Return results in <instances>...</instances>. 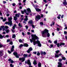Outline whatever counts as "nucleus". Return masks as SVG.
<instances>
[{"mask_svg": "<svg viewBox=\"0 0 67 67\" xmlns=\"http://www.w3.org/2000/svg\"><path fill=\"white\" fill-rule=\"evenodd\" d=\"M33 37L32 38V40L30 39V41L31 43H32L33 42V44L34 45H35L36 44H38V46L41 47L42 45L40 43V42L38 40H37V41H35L36 40H38L39 38L38 37L36 36V35H33Z\"/></svg>", "mask_w": 67, "mask_h": 67, "instance_id": "nucleus-1", "label": "nucleus"}, {"mask_svg": "<svg viewBox=\"0 0 67 67\" xmlns=\"http://www.w3.org/2000/svg\"><path fill=\"white\" fill-rule=\"evenodd\" d=\"M49 31L48 30L46 29L44 31H42L41 33L42 36H46L47 35L48 37H49L50 36V34L48 33Z\"/></svg>", "mask_w": 67, "mask_h": 67, "instance_id": "nucleus-2", "label": "nucleus"}, {"mask_svg": "<svg viewBox=\"0 0 67 67\" xmlns=\"http://www.w3.org/2000/svg\"><path fill=\"white\" fill-rule=\"evenodd\" d=\"M8 22L5 23V24H8L9 25H10V26L11 25H12V18L10 17V18H8Z\"/></svg>", "mask_w": 67, "mask_h": 67, "instance_id": "nucleus-3", "label": "nucleus"}, {"mask_svg": "<svg viewBox=\"0 0 67 67\" xmlns=\"http://www.w3.org/2000/svg\"><path fill=\"white\" fill-rule=\"evenodd\" d=\"M20 15V13H19L18 14H15V16L14 17V20H15V21H16V20L18 19V18H16V17L18 18V17Z\"/></svg>", "mask_w": 67, "mask_h": 67, "instance_id": "nucleus-4", "label": "nucleus"}, {"mask_svg": "<svg viewBox=\"0 0 67 67\" xmlns=\"http://www.w3.org/2000/svg\"><path fill=\"white\" fill-rule=\"evenodd\" d=\"M24 46L25 47H28V46H29V45L26 43H25L24 45L22 44H21L19 46V47L20 48H21Z\"/></svg>", "mask_w": 67, "mask_h": 67, "instance_id": "nucleus-5", "label": "nucleus"}, {"mask_svg": "<svg viewBox=\"0 0 67 67\" xmlns=\"http://www.w3.org/2000/svg\"><path fill=\"white\" fill-rule=\"evenodd\" d=\"M41 17L40 15H37L36 16L35 20L36 21H38L39 20L41 19Z\"/></svg>", "mask_w": 67, "mask_h": 67, "instance_id": "nucleus-6", "label": "nucleus"}, {"mask_svg": "<svg viewBox=\"0 0 67 67\" xmlns=\"http://www.w3.org/2000/svg\"><path fill=\"white\" fill-rule=\"evenodd\" d=\"M27 63L28 65H30V66H29V67H33L32 66L30 65H31V62H30V60H27Z\"/></svg>", "mask_w": 67, "mask_h": 67, "instance_id": "nucleus-7", "label": "nucleus"}, {"mask_svg": "<svg viewBox=\"0 0 67 67\" xmlns=\"http://www.w3.org/2000/svg\"><path fill=\"white\" fill-rule=\"evenodd\" d=\"M33 50V49L32 48V47L30 48L27 51V52L28 53H30V51H32Z\"/></svg>", "mask_w": 67, "mask_h": 67, "instance_id": "nucleus-8", "label": "nucleus"}, {"mask_svg": "<svg viewBox=\"0 0 67 67\" xmlns=\"http://www.w3.org/2000/svg\"><path fill=\"white\" fill-rule=\"evenodd\" d=\"M13 55H15L16 58H19V56L18 55V53L16 52H14L13 53Z\"/></svg>", "mask_w": 67, "mask_h": 67, "instance_id": "nucleus-9", "label": "nucleus"}, {"mask_svg": "<svg viewBox=\"0 0 67 67\" xmlns=\"http://www.w3.org/2000/svg\"><path fill=\"white\" fill-rule=\"evenodd\" d=\"M19 60L21 61V62H23L25 60V58L23 57L20 58L19 59Z\"/></svg>", "mask_w": 67, "mask_h": 67, "instance_id": "nucleus-10", "label": "nucleus"}, {"mask_svg": "<svg viewBox=\"0 0 67 67\" xmlns=\"http://www.w3.org/2000/svg\"><path fill=\"white\" fill-rule=\"evenodd\" d=\"M3 51L1 50L0 51V57H1L3 55Z\"/></svg>", "mask_w": 67, "mask_h": 67, "instance_id": "nucleus-11", "label": "nucleus"}, {"mask_svg": "<svg viewBox=\"0 0 67 67\" xmlns=\"http://www.w3.org/2000/svg\"><path fill=\"white\" fill-rule=\"evenodd\" d=\"M58 67H62V64L61 62H58Z\"/></svg>", "mask_w": 67, "mask_h": 67, "instance_id": "nucleus-12", "label": "nucleus"}, {"mask_svg": "<svg viewBox=\"0 0 67 67\" xmlns=\"http://www.w3.org/2000/svg\"><path fill=\"white\" fill-rule=\"evenodd\" d=\"M14 46H12V48L11 49V51L12 52L14 51Z\"/></svg>", "mask_w": 67, "mask_h": 67, "instance_id": "nucleus-13", "label": "nucleus"}, {"mask_svg": "<svg viewBox=\"0 0 67 67\" xmlns=\"http://www.w3.org/2000/svg\"><path fill=\"white\" fill-rule=\"evenodd\" d=\"M35 10L37 12H40V11H41V9L38 8H35Z\"/></svg>", "mask_w": 67, "mask_h": 67, "instance_id": "nucleus-14", "label": "nucleus"}, {"mask_svg": "<svg viewBox=\"0 0 67 67\" xmlns=\"http://www.w3.org/2000/svg\"><path fill=\"white\" fill-rule=\"evenodd\" d=\"M27 13H30L31 12V9H30V8H28L27 9Z\"/></svg>", "mask_w": 67, "mask_h": 67, "instance_id": "nucleus-15", "label": "nucleus"}, {"mask_svg": "<svg viewBox=\"0 0 67 67\" xmlns=\"http://www.w3.org/2000/svg\"><path fill=\"white\" fill-rule=\"evenodd\" d=\"M64 5H67V3L66 0H64L63 2Z\"/></svg>", "mask_w": 67, "mask_h": 67, "instance_id": "nucleus-16", "label": "nucleus"}, {"mask_svg": "<svg viewBox=\"0 0 67 67\" xmlns=\"http://www.w3.org/2000/svg\"><path fill=\"white\" fill-rule=\"evenodd\" d=\"M55 57H56V58H58V57H59V54H55Z\"/></svg>", "mask_w": 67, "mask_h": 67, "instance_id": "nucleus-17", "label": "nucleus"}, {"mask_svg": "<svg viewBox=\"0 0 67 67\" xmlns=\"http://www.w3.org/2000/svg\"><path fill=\"white\" fill-rule=\"evenodd\" d=\"M27 16H25V18L24 19V21H27V20H28V18H27Z\"/></svg>", "mask_w": 67, "mask_h": 67, "instance_id": "nucleus-18", "label": "nucleus"}, {"mask_svg": "<svg viewBox=\"0 0 67 67\" xmlns=\"http://www.w3.org/2000/svg\"><path fill=\"white\" fill-rule=\"evenodd\" d=\"M29 24H32L33 23V21L32 20H29L28 22Z\"/></svg>", "mask_w": 67, "mask_h": 67, "instance_id": "nucleus-19", "label": "nucleus"}, {"mask_svg": "<svg viewBox=\"0 0 67 67\" xmlns=\"http://www.w3.org/2000/svg\"><path fill=\"white\" fill-rule=\"evenodd\" d=\"M24 12H25L27 15H29V13H27V12H26V9H25L24 10Z\"/></svg>", "mask_w": 67, "mask_h": 67, "instance_id": "nucleus-20", "label": "nucleus"}, {"mask_svg": "<svg viewBox=\"0 0 67 67\" xmlns=\"http://www.w3.org/2000/svg\"><path fill=\"white\" fill-rule=\"evenodd\" d=\"M34 65H37V63H36V61L35 60H34L33 63Z\"/></svg>", "mask_w": 67, "mask_h": 67, "instance_id": "nucleus-21", "label": "nucleus"}, {"mask_svg": "<svg viewBox=\"0 0 67 67\" xmlns=\"http://www.w3.org/2000/svg\"><path fill=\"white\" fill-rule=\"evenodd\" d=\"M3 47H4V46L0 42V48Z\"/></svg>", "mask_w": 67, "mask_h": 67, "instance_id": "nucleus-22", "label": "nucleus"}, {"mask_svg": "<svg viewBox=\"0 0 67 67\" xmlns=\"http://www.w3.org/2000/svg\"><path fill=\"white\" fill-rule=\"evenodd\" d=\"M65 43H61L60 44V46H62V45H65Z\"/></svg>", "mask_w": 67, "mask_h": 67, "instance_id": "nucleus-23", "label": "nucleus"}, {"mask_svg": "<svg viewBox=\"0 0 67 67\" xmlns=\"http://www.w3.org/2000/svg\"><path fill=\"white\" fill-rule=\"evenodd\" d=\"M5 31L6 32V33H8L10 32V30L9 29L6 30H5Z\"/></svg>", "mask_w": 67, "mask_h": 67, "instance_id": "nucleus-24", "label": "nucleus"}, {"mask_svg": "<svg viewBox=\"0 0 67 67\" xmlns=\"http://www.w3.org/2000/svg\"><path fill=\"white\" fill-rule=\"evenodd\" d=\"M23 41H24V40H22L21 39H20L19 40V42H20V43H22L23 42Z\"/></svg>", "mask_w": 67, "mask_h": 67, "instance_id": "nucleus-25", "label": "nucleus"}, {"mask_svg": "<svg viewBox=\"0 0 67 67\" xmlns=\"http://www.w3.org/2000/svg\"><path fill=\"white\" fill-rule=\"evenodd\" d=\"M28 55H27V54H24L23 55V56L25 57H28Z\"/></svg>", "mask_w": 67, "mask_h": 67, "instance_id": "nucleus-26", "label": "nucleus"}, {"mask_svg": "<svg viewBox=\"0 0 67 67\" xmlns=\"http://www.w3.org/2000/svg\"><path fill=\"white\" fill-rule=\"evenodd\" d=\"M16 26V25L15 24H14V26L13 27V29L14 30L15 29V27Z\"/></svg>", "mask_w": 67, "mask_h": 67, "instance_id": "nucleus-27", "label": "nucleus"}, {"mask_svg": "<svg viewBox=\"0 0 67 67\" xmlns=\"http://www.w3.org/2000/svg\"><path fill=\"white\" fill-rule=\"evenodd\" d=\"M38 67H41V63H39L38 64Z\"/></svg>", "mask_w": 67, "mask_h": 67, "instance_id": "nucleus-28", "label": "nucleus"}, {"mask_svg": "<svg viewBox=\"0 0 67 67\" xmlns=\"http://www.w3.org/2000/svg\"><path fill=\"white\" fill-rule=\"evenodd\" d=\"M58 16H58L57 18L58 19H60V16H61V15L59 14V15Z\"/></svg>", "mask_w": 67, "mask_h": 67, "instance_id": "nucleus-29", "label": "nucleus"}, {"mask_svg": "<svg viewBox=\"0 0 67 67\" xmlns=\"http://www.w3.org/2000/svg\"><path fill=\"white\" fill-rule=\"evenodd\" d=\"M16 37L15 35L14 34H13L12 35V38H15Z\"/></svg>", "mask_w": 67, "mask_h": 67, "instance_id": "nucleus-30", "label": "nucleus"}, {"mask_svg": "<svg viewBox=\"0 0 67 67\" xmlns=\"http://www.w3.org/2000/svg\"><path fill=\"white\" fill-rule=\"evenodd\" d=\"M62 59L63 60H66V58L64 57H62Z\"/></svg>", "mask_w": 67, "mask_h": 67, "instance_id": "nucleus-31", "label": "nucleus"}, {"mask_svg": "<svg viewBox=\"0 0 67 67\" xmlns=\"http://www.w3.org/2000/svg\"><path fill=\"white\" fill-rule=\"evenodd\" d=\"M0 38L2 39L3 38V36H2V35L0 34Z\"/></svg>", "mask_w": 67, "mask_h": 67, "instance_id": "nucleus-32", "label": "nucleus"}, {"mask_svg": "<svg viewBox=\"0 0 67 67\" xmlns=\"http://www.w3.org/2000/svg\"><path fill=\"white\" fill-rule=\"evenodd\" d=\"M40 55V52L39 51L37 52V55H38L39 56V55Z\"/></svg>", "mask_w": 67, "mask_h": 67, "instance_id": "nucleus-33", "label": "nucleus"}, {"mask_svg": "<svg viewBox=\"0 0 67 67\" xmlns=\"http://www.w3.org/2000/svg\"><path fill=\"white\" fill-rule=\"evenodd\" d=\"M59 52V50H58L55 51V53H56V54H58V53Z\"/></svg>", "mask_w": 67, "mask_h": 67, "instance_id": "nucleus-34", "label": "nucleus"}, {"mask_svg": "<svg viewBox=\"0 0 67 67\" xmlns=\"http://www.w3.org/2000/svg\"><path fill=\"white\" fill-rule=\"evenodd\" d=\"M6 20H7V19H6V18H5L4 19H3V22H5V21Z\"/></svg>", "mask_w": 67, "mask_h": 67, "instance_id": "nucleus-35", "label": "nucleus"}, {"mask_svg": "<svg viewBox=\"0 0 67 67\" xmlns=\"http://www.w3.org/2000/svg\"><path fill=\"white\" fill-rule=\"evenodd\" d=\"M10 66L11 67H14V66L13 65V64H10Z\"/></svg>", "mask_w": 67, "mask_h": 67, "instance_id": "nucleus-36", "label": "nucleus"}, {"mask_svg": "<svg viewBox=\"0 0 67 67\" xmlns=\"http://www.w3.org/2000/svg\"><path fill=\"white\" fill-rule=\"evenodd\" d=\"M43 22H41V23H40V25H41L42 26V25H43Z\"/></svg>", "mask_w": 67, "mask_h": 67, "instance_id": "nucleus-37", "label": "nucleus"}, {"mask_svg": "<svg viewBox=\"0 0 67 67\" xmlns=\"http://www.w3.org/2000/svg\"><path fill=\"white\" fill-rule=\"evenodd\" d=\"M12 5H13V6L14 7H15V5L16 4L15 3H13L12 4Z\"/></svg>", "mask_w": 67, "mask_h": 67, "instance_id": "nucleus-38", "label": "nucleus"}, {"mask_svg": "<svg viewBox=\"0 0 67 67\" xmlns=\"http://www.w3.org/2000/svg\"><path fill=\"white\" fill-rule=\"evenodd\" d=\"M31 26H32L33 28H35V26L33 25H31Z\"/></svg>", "mask_w": 67, "mask_h": 67, "instance_id": "nucleus-39", "label": "nucleus"}, {"mask_svg": "<svg viewBox=\"0 0 67 67\" xmlns=\"http://www.w3.org/2000/svg\"><path fill=\"white\" fill-rule=\"evenodd\" d=\"M57 46H58V47H59V46H60V44H59V43H58L57 44Z\"/></svg>", "mask_w": 67, "mask_h": 67, "instance_id": "nucleus-40", "label": "nucleus"}, {"mask_svg": "<svg viewBox=\"0 0 67 67\" xmlns=\"http://www.w3.org/2000/svg\"><path fill=\"white\" fill-rule=\"evenodd\" d=\"M31 55L32 54H30L29 55H28V57H30Z\"/></svg>", "mask_w": 67, "mask_h": 67, "instance_id": "nucleus-41", "label": "nucleus"}, {"mask_svg": "<svg viewBox=\"0 0 67 67\" xmlns=\"http://www.w3.org/2000/svg\"><path fill=\"white\" fill-rule=\"evenodd\" d=\"M43 1L45 3H47V2L46 1V0H43Z\"/></svg>", "mask_w": 67, "mask_h": 67, "instance_id": "nucleus-42", "label": "nucleus"}, {"mask_svg": "<svg viewBox=\"0 0 67 67\" xmlns=\"http://www.w3.org/2000/svg\"><path fill=\"white\" fill-rule=\"evenodd\" d=\"M53 47V45L52 44L50 45V48H52V47Z\"/></svg>", "mask_w": 67, "mask_h": 67, "instance_id": "nucleus-43", "label": "nucleus"}, {"mask_svg": "<svg viewBox=\"0 0 67 67\" xmlns=\"http://www.w3.org/2000/svg\"><path fill=\"white\" fill-rule=\"evenodd\" d=\"M18 26L20 27H22V26L21 25V24L19 23L18 24Z\"/></svg>", "mask_w": 67, "mask_h": 67, "instance_id": "nucleus-44", "label": "nucleus"}, {"mask_svg": "<svg viewBox=\"0 0 67 67\" xmlns=\"http://www.w3.org/2000/svg\"><path fill=\"white\" fill-rule=\"evenodd\" d=\"M43 54L44 55H46V52H43Z\"/></svg>", "mask_w": 67, "mask_h": 67, "instance_id": "nucleus-45", "label": "nucleus"}, {"mask_svg": "<svg viewBox=\"0 0 67 67\" xmlns=\"http://www.w3.org/2000/svg\"><path fill=\"white\" fill-rule=\"evenodd\" d=\"M57 43V40L54 41V43H55V44H56V43Z\"/></svg>", "mask_w": 67, "mask_h": 67, "instance_id": "nucleus-46", "label": "nucleus"}, {"mask_svg": "<svg viewBox=\"0 0 67 67\" xmlns=\"http://www.w3.org/2000/svg\"><path fill=\"white\" fill-rule=\"evenodd\" d=\"M57 30L58 31H59L60 30V29L59 28H57Z\"/></svg>", "mask_w": 67, "mask_h": 67, "instance_id": "nucleus-47", "label": "nucleus"}, {"mask_svg": "<svg viewBox=\"0 0 67 67\" xmlns=\"http://www.w3.org/2000/svg\"><path fill=\"white\" fill-rule=\"evenodd\" d=\"M19 5H21V3L19 2V3L18 4V5H19Z\"/></svg>", "mask_w": 67, "mask_h": 67, "instance_id": "nucleus-48", "label": "nucleus"}, {"mask_svg": "<svg viewBox=\"0 0 67 67\" xmlns=\"http://www.w3.org/2000/svg\"><path fill=\"white\" fill-rule=\"evenodd\" d=\"M33 54H36V53H37V52H33Z\"/></svg>", "mask_w": 67, "mask_h": 67, "instance_id": "nucleus-49", "label": "nucleus"}, {"mask_svg": "<svg viewBox=\"0 0 67 67\" xmlns=\"http://www.w3.org/2000/svg\"><path fill=\"white\" fill-rule=\"evenodd\" d=\"M21 12L22 14H24V11H23V10H21Z\"/></svg>", "mask_w": 67, "mask_h": 67, "instance_id": "nucleus-50", "label": "nucleus"}, {"mask_svg": "<svg viewBox=\"0 0 67 67\" xmlns=\"http://www.w3.org/2000/svg\"><path fill=\"white\" fill-rule=\"evenodd\" d=\"M8 52L9 54H11V51H9V50L8 51Z\"/></svg>", "mask_w": 67, "mask_h": 67, "instance_id": "nucleus-51", "label": "nucleus"}, {"mask_svg": "<svg viewBox=\"0 0 67 67\" xmlns=\"http://www.w3.org/2000/svg\"><path fill=\"white\" fill-rule=\"evenodd\" d=\"M10 44L11 45H12L13 44V42H11L10 43Z\"/></svg>", "mask_w": 67, "mask_h": 67, "instance_id": "nucleus-52", "label": "nucleus"}, {"mask_svg": "<svg viewBox=\"0 0 67 67\" xmlns=\"http://www.w3.org/2000/svg\"><path fill=\"white\" fill-rule=\"evenodd\" d=\"M5 28L6 29H8V28H9V27H8V26H6L5 27Z\"/></svg>", "mask_w": 67, "mask_h": 67, "instance_id": "nucleus-53", "label": "nucleus"}, {"mask_svg": "<svg viewBox=\"0 0 67 67\" xmlns=\"http://www.w3.org/2000/svg\"><path fill=\"white\" fill-rule=\"evenodd\" d=\"M48 42H49V43H52V41H51L50 40L48 41Z\"/></svg>", "mask_w": 67, "mask_h": 67, "instance_id": "nucleus-54", "label": "nucleus"}, {"mask_svg": "<svg viewBox=\"0 0 67 67\" xmlns=\"http://www.w3.org/2000/svg\"><path fill=\"white\" fill-rule=\"evenodd\" d=\"M14 61L13 60H11L10 61L11 63H13Z\"/></svg>", "mask_w": 67, "mask_h": 67, "instance_id": "nucleus-55", "label": "nucleus"}, {"mask_svg": "<svg viewBox=\"0 0 67 67\" xmlns=\"http://www.w3.org/2000/svg\"><path fill=\"white\" fill-rule=\"evenodd\" d=\"M9 37V35H6L5 36V37Z\"/></svg>", "mask_w": 67, "mask_h": 67, "instance_id": "nucleus-56", "label": "nucleus"}, {"mask_svg": "<svg viewBox=\"0 0 67 67\" xmlns=\"http://www.w3.org/2000/svg\"><path fill=\"white\" fill-rule=\"evenodd\" d=\"M41 18H42L43 17V16H44V15L43 14H41Z\"/></svg>", "mask_w": 67, "mask_h": 67, "instance_id": "nucleus-57", "label": "nucleus"}, {"mask_svg": "<svg viewBox=\"0 0 67 67\" xmlns=\"http://www.w3.org/2000/svg\"><path fill=\"white\" fill-rule=\"evenodd\" d=\"M10 41V39H8L7 40V42H9Z\"/></svg>", "mask_w": 67, "mask_h": 67, "instance_id": "nucleus-58", "label": "nucleus"}, {"mask_svg": "<svg viewBox=\"0 0 67 67\" xmlns=\"http://www.w3.org/2000/svg\"><path fill=\"white\" fill-rule=\"evenodd\" d=\"M67 31H64V34H67Z\"/></svg>", "mask_w": 67, "mask_h": 67, "instance_id": "nucleus-59", "label": "nucleus"}, {"mask_svg": "<svg viewBox=\"0 0 67 67\" xmlns=\"http://www.w3.org/2000/svg\"><path fill=\"white\" fill-rule=\"evenodd\" d=\"M25 27L26 29H28V26H25Z\"/></svg>", "mask_w": 67, "mask_h": 67, "instance_id": "nucleus-60", "label": "nucleus"}, {"mask_svg": "<svg viewBox=\"0 0 67 67\" xmlns=\"http://www.w3.org/2000/svg\"><path fill=\"white\" fill-rule=\"evenodd\" d=\"M21 55H23V52H21Z\"/></svg>", "mask_w": 67, "mask_h": 67, "instance_id": "nucleus-61", "label": "nucleus"}, {"mask_svg": "<svg viewBox=\"0 0 67 67\" xmlns=\"http://www.w3.org/2000/svg\"><path fill=\"white\" fill-rule=\"evenodd\" d=\"M6 15H7V16H9L10 15V14H7Z\"/></svg>", "mask_w": 67, "mask_h": 67, "instance_id": "nucleus-62", "label": "nucleus"}, {"mask_svg": "<svg viewBox=\"0 0 67 67\" xmlns=\"http://www.w3.org/2000/svg\"><path fill=\"white\" fill-rule=\"evenodd\" d=\"M65 38L66 40H67V36H65Z\"/></svg>", "mask_w": 67, "mask_h": 67, "instance_id": "nucleus-63", "label": "nucleus"}, {"mask_svg": "<svg viewBox=\"0 0 67 67\" xmlns=\"http://www.w3.org/2000/svg\"><path fill=\"white\" fill-rule=\"evenodd\" d=\"M66 29H67V26L65 27V28H64V30H66Z\"/></svg>", "mask_w": 67, "mask_h": 67, "instance_id": "nucleus-64", "label": "nucleus"}]
</instances>
